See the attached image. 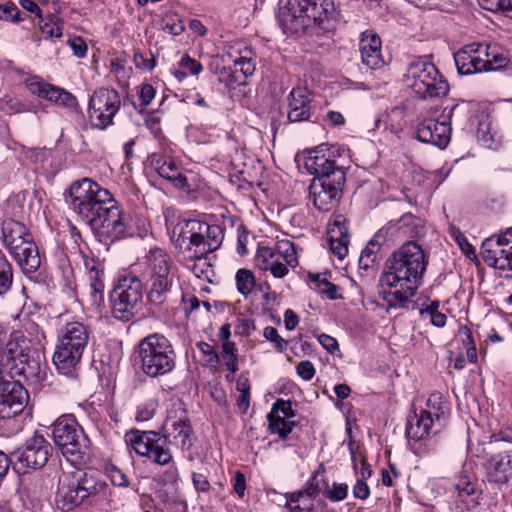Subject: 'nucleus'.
Instances as JSON below:
<instances>
[{"instance_id": "f257e3e1", "label": "nucleus", "mask_w": 512, "mask_h": 512, "mask_svg": "<svg viewBox=\"0 0 512 512\" xmlns=\"http://www.w3.org/2000/svg\"><path fill=\"white\" fill-rule=\"evenodd\" d=\"M71 206L96 231L101 241L114 242L131 235L130 217L119 207L109 190L89 178L72 183Z\"/></svg>"}, {"instance_id": "f03ea898", "label": "nucleus", "mask_w": 512, "mask_h": 512, "mask_svg": "<svg viewBox=\"0 0 512 512\" xmlns=\"http://www.w3.org/2000/svg\"><path fill=\"white\" fill-rule=\"evenodd\" d=\"M428 259L414 241L398 247L385 262L379 279V296L390 307L401 308L407 305L422 285Z\"/></svg>"}, {"instance_id": "7ed1b4c3", "label": "nucleus", "mask_w": 512, "mask_h": 512, "mask_svg": "<svg viewBox=\"0 0 512 512\" xmlns=\"http://www.w3.org/2000/svg\"><path fill=\"white\" fill-rule=\"evenodd\" d=\"M333 9L331 0H287L279 8L278 20L285 34L318 35L330 28Z\"/></svg>"}, {"instance_id": "20e7f679", "label": "nucleus", "mask_w": 512, "mask_h": 512, "mask_svg": "<svg viewBox=\"0 0 512 512\" xmlns=\"http://www.w3.org/2000/svg\"><path fill=\"white\" fill-rule=\"evenodd\" d=\"M223 230L219 225H209L200 220H188L181 227L178 240L182 244L187 243L189 250H194L191 258H196L199 263H194L192 272L198 278L207 277L210 265L206 262V255L218 249L223 241Z\"/></svg>"}, {"instance_id": "39448f33", "label": "nucleus", "mask_w": 512, "mask_h": 512, "mask_svg": "<svg viewBox=\"0 0 512 512\" xmlns=\"http://www.w3.org/2000/svg\"><path fill=\"white\" fill-rule=\"evenodd\" d=\"M135 353L143 374L158 378L170 374L176 366V352L170 340L160 333L142 338Z\"/></svg>"}, {"instance_id": "423d86ee", "label": "nucleus", "mask_w": 512, "mask_h": 512, "mask_svg": "<svg viewBox=\"0 0 512 512\" xmlns=\"http://www.w3.org/2000/svg\"><path fill=\"white\" fill-rule=\"evenodd\" d=\"M52 437L63 456L74 466L90 460V439L72 414H64L52 425Z\"/></svg>"}, {"instance_id": "0eeeda50", "label": "nucleus", "mask_w": 512, "mask_h": 512, "mask_svg": "<svg viewBox=\"0 0 512 512\" xmlns=\"http://www.w3.org/2000/svg\"><path fill=\"white\" fill-rule=\"evenodd\" d=\"M89 335L88 327L81 322H69L64 326L53 355V363L59 373L74 376L88 346Z\"/></svg>"}, {"instance_id": "6e6552de", "label": "nucleus", "mask_w": 512, "mask_h": 512, "mask_svg": "<svg viewBox=\"0 0 512 512\" xmlns=\"http://www.w3.org/2000/svg\"><path fill=\"white\" fill-rule=\"evenodd\" d=\"M403 81L422 100L445 97L449 92L447 80L427 56L417 57L409 63Z\"/></svg>"}, {"instance_id": "1a4fd4ad", "label": "nucleus", "mask_w": 512, "mask_h": 512, "mask_svg": "<svg viewBox=\"0 0 512 512\" xmlns=\"http://www.w3.org/2000/svg\"><path fill=\"white\" fill-rule=\"evenodd\" d=\"M2 238L5 247L25 273L35 272L41 264L38 248L32 235L20 222L8 219L2 223Z\"/></svg>"}, {"instance_id": "9d476101", "label": "nucleus", "mask_w": 512, "mask_h": 512, "mask_svg": "<svg viewBox=\"0 0 512 512\" xmlns=\"http://www.w3.org/2000/svg\"><path fill=\"white\" fill-rule=\"evenodd\" d=\"M106 483L95 473L80 470L64 473L58 482L57 500L63 510L71 511L80 506L87 498L102 492Z\"/></svg>"}, {"instance_id": "9b49d317", "label": "nucleus", "mask_w": 512, "mask_h": 512, "mask_svg": "<svg viewBox=\"0 0 512 512\" xmlns=\"http://www.w3.org/2000/svg\"><path fill=\"white\" fill-rule=\"evenodd\" d=\"M255 264L262 271H269L274 278H284L289 268L298 266L297 251L288 239L278 240L274 247L260 246L255 255Z\"/></svg>"}, {"instance_id": "f8f14e48", "label": "nucleus", "mask_w": 512, "mask_h": 512, "mask_svg": "<svg viewBox=\"0 0 512 512\" xmlns=\"http://www.w3.org/2000/svg\"><path fill=\"white\" fill-rule=\"evenodd\" d=\"M145 260L151 273L148 298L153 303H161L173 283L171 258L165 250L154 247L148 251Z\"/></svg>"}, {"instance_id": "ddd939ff", "label": "nucleus", "mask_w": 512, "mask_h": 512, "mask_svg": "<svg viewBox=\"0 0 512 512\" xmlns=\"http://www.w3.org/2000/svg\"><path fill=\"white\" fill-rule=\"evenodd\" d=\"M142 298L143 284L138 276L132 273L121 276L111 296L114 317L124 322L129 321Z\"/></svg>"}, {"instance_id": "4468645a", "label": "nucleus", "mask_w": 512, "mask_h": 512, "mask_svg": "<svg viewBox=\"0 0 512 512\" xmlns=\"http://www.w3.org/2000/svg\"><path fill=\"white\" fill-rule=\"evenodd\" d=\"M125 442L140 456L151 462L165 466L173 462L168 446L169 442L160 433L154 431H130L125 435Z\"/></svg>"}, {"instance_id": "2eb2a0df", "label": "nucleus", "mask_w": 512, "mask_h": 512, "mask_svg": "<svg viewBox=\"0 0 512 512\" xmlns=\"http://www.w3.org/2000/svg\"><path fill=\"white\" fill-rule=\"evenodd\" d=\"M121 107V98L113 88H99L88 103V118L93 128L105 130L113 125V119Z\"/></svg>"}, {"instance_id": "dca6fc26", "label": "nucleus", "mask_w": 512, "mask_h": 512, "mask_svg": "<svg viewBox=\"0 0 512 512\" xmlns=\"http://www.w3.org/2000/svg\"><path fill=\"white\" fill-rule=\"evenodd\" d=\"M53 447L44 436L34 434L28 438L23 447L13 452L15 467L19 473L25 474L30 470L44 467L52 456Z\"/></svg>"}, {"instance_id": "f3484780", "label": "nucleus", "mask_w": 512, "mask_h": 512, "mask_svg": "<svg viewBox=\"0 0 512 512\" xmlns=\"http://www.w3.org/2000/svg\"><path fill=\"white\" fill-rule=\"evenodd\" d=\"M463 110L459 104L453 105L449 110L444 109L440 119H425L417 127V138L424 143H431L441 149L445 148L451 140V119Z\"/></svg>"}, {"instance_id": "a211bd4d", "label": "nucleus", "mask_w": 512, "mask_h": 512, "mask_svg": "<svg viewBox=\"0 0 512 512\" xmlns=\"http://www.w3.org/2000/svg\"><path fill=\"white\" fill-rule=\"evenodd\" d=\"M345 182L344 171L332 173V177H315L309 187L310 198L320 211L331 210L339 201Z\"/></svg>"}, {"instance_id": "6ab92c4d", "label": "nucleus", "mask_w": 512, "mask_h": 512, "mask_svg": "<svg viewBox=\"0 0 512 512\" xmlns=\"http://www.w3.org/2000/svg\"><path fill=\"white\" fill-rule=\"evenodd\" d=\"M7 352L8 360L14 363L11 369L15 370V374L23 376L31 383H40L46 379L48 366L43 354L37 349L25 348L15 355L13 349L9 347Z\"/></svg>"}, {"instance_id": "aec40b11", "label": "nucleus", "mask_w": 512, "mask_h": 512, "mask_svg": "<svg viewBox=\"0 0 512 512\" xmlns=\"http://www.w3.org/2000/svg\"><path fill=\"white\" fill-rule=\"evenodd\" d=\"M164 434L162 435L169 443H173L182 450H189L192 446L191 436L193 429L190 419L182 407V403H173L168 411L165 423L163 425Z\"/></svg>"}, {"instance_id": "412c9836", "label": "nucleus", "mask_w": 512, "mask_h": 512, "mask_svg": "<svg viewBox=\"0 0 512 512\" xmlns=\"http://www.w3.org/2000/svg\"><path fill=\"white\" fill-rule=\"evenodd\" d=\"M484 262L491 267L512 270V228L486 239L481 247Z\"/></svg>"}, {"instance_id": "4be33fe9", "label": "nucleus", "mask_w": 512, "mask_h": 512, "mask_svg": "<svg viewBox=\"0 0 512 512\" xmlns=\"http://www.w3.org/2000/svg\"><path fill=\"white\" fill-rule=\"evenodd\" d=\"M338 149L329 144H321L307 152L304 159L306 170L316 177H332V173L343 171L336 163Z\"/></svg>"}, {"instance_id": "5701e85b", "label": "nucleus", "mask_w": 512, "mask_h": 512, "mask_svg": "<svg viewBox=\"0 0 512 512\" xmlns=\"http://www.w3.org/2000/svg\"><path fill=\"white\" fill-rule=\"evenodd\" d=\"M29 399L27 390L17 381H8L4 393H0V418H12L20 414Z\"/></svg>"}, {"instance_id": "b1692460", "label": "nucleus", "mask_w": 512, "mask_h": 512, "mask_svg": "<svg viewBox=\"0 0 512 512\" xmlns=\"http://www.w3.org/2000/svg\"><path fill=\"white\" fill-rule=\"evenodd\" d=\"M87 284L85 285L84 296L87 303L93 308H99L104 304V280L103 270L97 266L94 260H86Z\"/></svg>"}, {"instance_id": "393cba45", "label": "nucleus", "mask_w": 512, "mask_h": 512, "mask_svg": "<svg viewBox=\"0 0 512 512\" xmlns=\"http://www.w3.org/2000/svg\"><path fill=\"white\" fill-rule=\"evenodd\" d=\"M382 42L377 33L366 30L361 33L359 50L362 63L370 69H378L384 64L382 57Z\"/></svg>"}, {"instance_id": "a878e982", "label": "nucleus", "mask_w": 512, "mask_h": 512, "mask_svg": "<svg viewBox=\"0 0 512 512\" xmlns=\"http://www.w3.org/2000/svg\"><path fill=\"white\" fill-rule=\"evenodd\" d=\"M457 498L463 504L460 509L473 510L480 504L482 490L478 487L477 481L468 475H459L453 484Z\"/></svg>"}, {"instance_id": "bb28decb", "label": "nucleus", "mask_w": 512, "mask_h": 512, "mask_svg": "<svg viewBox=\"0 0 512 512\" xmlns=\"http://www.w3.org/2000/svg\"><path fill=\"white\" fill-rule=\"evenodd\" d=\"M310 93L307 88L295 87L289 94L288 119L301 122L310 118Z\"/></svg>"}, {"instance_id": "cd10ccee", "label": "nucleus", "mask_w": 512, "mask_h": 512, "mask_svg": "<svg viewBox=\"0 0 512 512\" xmlns=\"http://www.w3.org/2000/svg\"><path fill=\"white\" fill-rule=\"evenodd\" d=\"M508 452L492 455L485 464L486 477L489 482L507 483L512 478V469Z\"/></svg>"}, {"instance_id": "c85d7f7f", "label": "nucleus", "mask_w": 512, "mask_h": 512, "mask_svg": "<svg viewBox=\"0 0 512 512\" xmlns=\"http://www.w3.org/2000/svg\"><path fill=\"white\" fill-rule=\"evenodd\" d=\"M434 430L437 433V425L434 423L433 418H429L427 414H423L421 411L414 412L413 415L409 416L406 426V436L408 439L414 441H420L425 439Z\"/></svg>"}, {"instance_id": "c756f323", "label": "nucleus", "mask_w": 512, "mask_h": 512, "mask_svg": "<svg viewBox=\"0 0 512 512\" xmlns=\"http://www.w3.org/2000/svg\"><path fill=\"white\" fill-rule=\"evenodd\" d=\"M153 163L162 178L169 180L177 188H188L187 178L183 175L181 167L173 159L158 157L153 159Z\"/></svg>"}, {"instance_id": "7c9ffc66", "label": "nucleus", "mask_w": 512, "mask_h": 512, "mask_svg": "<svg viewBox=\"0 0 512 512\" xmlns=\"http://www.w3.org/2000/svg\"><path fill=\"white\" fill-rule=\"evenodd\" d=\"M228 56L234 64L235 71H240L244 78L254 74L256 55L251 48L247 46L232 48Z\"/></svg>"}, {"instance_id": "2f4dec72", "label": "nucleus", "mask_w": 512, "mask_h": 512, "mask_svg": "<svg viewBox=\"0 0 512 512\" xmlns=\"http://www.w3.org/2000/svg\"><path fill=\"white\" fill-rule=\"evenodd\" d=\"M420 411L427 414L429 418H433L437 430H441L446 424L449 407L440 393H433L426 401V408Z\"/></svg>"}, {"instance_id": "473e14b6", "label": "nucleus", "mask_w": 512, "mask_h": 512, "mask_svg": "<svg viewBox=\"0 0 512 512\" xmlns=\"http://www.w3.org/2000/svg\"><path fill=\"white\" fill-rule=\"evenodd\" d=\"M484 55L486 72L503 69L510 62L509 51L497 43L485 44Z\"/></svg>"}, {"instance_id": "72a5a7b5", "label": "nucleus", "mask_w": 512, "mask_h": 512, "mask_svg": "<svg viewBox=\"0 0 512 512\" xmlns=\"http://www.w3.org/2000/svg\"><path fill=\"white\" fill-rule=\"evenodd\" d=\"M329 245L331 252L340 260H343L348 253L349 235L345 225L335 221L334 227L329 230Z\"/></svg>"}, {"instance_id": "f704fd0d", "label": "nucleus", "mask_w": 512, "mask_h": 512, "mask_svg": "<svg viewBox=\"0 0 512 512\" xmlns=\"http://www.w3.org/2000/svg\"><path fill=\"white\" fill-rule=\"evenodd\" d=\"M454 60L458 72L462 75L486 72L484 59H481V57H472L465 51H458L454 55Z\"/></svg>"}, {"instance_id": "c9c22d12", "label": "nucleus", "mask_w": 512, "mask_h": 512, "mask_svg": "<svg viewBox=\"0 0 512 512\" xmlns=\"http://www.w3.org/2000/svg\"><path fill=\"white\" fill-rule=\"evenodd\" d=\"M388 229L381 228L362 250L359 263L361 267L369 268L377 259V253L385 241Z\"/></svg>"}, {"instance_id": "e433bc0d", "label": "nucleus", "mask_w": 512, "mask_h": 512, "mask_svg": "<svg viewBox=\"0 0 512 512\" xmlns=\"http://www.w3.org/2000/svg\"><path fill=\"white\" fill-rule=\"evenodd\" d=\"M237 291L244 297L250 295L256 285V279L251 270L239 269L235 275Z\"/></svg>"}, {"instance_id": "4c0bfd02", "label": "nucleus", "mask_w": 512, "mask_h": 512, "mask_svg": "<svg viewBox=\"0 0 512 512\" xmlns=\"http://www.w3.org/2000/svg\"><path fill=\"white\" fill-rule=\"evenodd\" d=\"M29 90L38 96L51 102L58 103V98L63 88L53 86L48 83L31 82L28 84Z\"/></svg>"}, {"instance_id": "58836bf2", "label": "nucleus", "mask_w": 512, "mask_h": 512, "mask_svg": "<svg viewBox=\"0 0 512 512\" xmlns=\"http://www.w3.org/2000/svg\"><path fill=\"white\" fill-rule=\"evenodd\" d=\"M267 419L271 432L278 434L281 439H286L294 426L293 422L286 421L285 418L274 413H269Z\"/></svg>"}, {"instance_id": "ea45409f", "label": "nucleus", "mask_w": 512, "mask_h": 512, "mask_svg": "<svg viewBox=\"0 0 512 512\" xmlns=\"http://www.w3.org/2000/svg\"><path fill=\"white\" fill-rule=\"evenodd\" d=\"M422 319H429L430 322L436 327H443L446 324L447 317L444 313L439 311V302L432 301L425 308L420 310Z\"/></svg>"}, {"instance_id": "a19ab883", "label": "nucleus", "mask_w": 512, "mask_h": 512, "mask_svg": "<svg viewBox=\"0 0 512 512\" xmlns=\"http://www.w3.org/2000/svg\"><path fill=\"white\" fill-rule=\"evenodd\" d=\"M235 343L226 342L222 343V358L225 366L231 373H235L238 370V355Z\"/></svg>"}, {"instance_id": "79ce46f5", "label": "nucleus", "mask_w": 512, "mask_h": 512, "mask_svg": "<svg viewBox=\"0 0 512 512\" xmlns=\"http://www.w3.org/2000/svg\"><path fill=\"white\" fill-rule=\"evenodd\" d=\"M354 445H355L354 441L350 440L348 446H349V450L351 453L353 467H354L355 471L357 473H359V475L361 477L360 479L366 480L371 476L372 471H371L370 466L367 463L365 458H363V457L358 458L355 448H354Z\"/></svg>"}, {"instance_id": "37998d69", "label": "nucleus", "mask_w": 512, "mask_h": 512, "mask_svg": "<svg viewBox=\"0 0 512 512\" xmlns=\"http://www.w3.org/2000/svg\"><path fill=\"white\" fill-rule=\"evenodd\" d=\"M12 284V269L5 255L0 251V295L5 293Z\"/></svg>"}, {"instance_id": "c03bdc74", "label": "nucleus", "mask_w": 512, "mask_h": 512, "mask_svg": "<svg viewBox=\"0 0 512 512\" xmlns=\"http://www.w3.org/2000/svg\"><path fill=\"white\" fill-rule=\"evenodd\" d=\"M162 29L172 35H180L184 25L177 14L168 12L162 18Z\"/></svg>"}, {"instance_id": "a18cd8bd", "label": "nucleus", "mask_w": 512, "mask_h": 512, "mask_svg": "<svg viewBox=\"0 0 512 512\" xmlns=\"http://www.w3.org/2000/svg\"><path fill=\"white\" fill-rule=\"evenodd\" d=\"M449 234L455 240V242L460 247L461 251L469 258L471 256L475 257V249L468 242L465 235L460 231V229L456 226L449 227Z\"/></svg>"}, {"instance_id": "49530a36", "label": "nucleus", "mask_w": 512, "mask_h": 512, "mask_svg": "<svg viewBox=\"0 0 512 512\" xmlns=\"http://www.w3.org/2000/svg\"><path fill=\"white\" fill-rule=\"evenodd\" d=\"M157 406L156 399H149L141 403L137 407L136 420L142 422L150 420L154 416Z\"/></svg>"}, {"instance_id": "de8ad7c7", "label": "nucleus", "mask_w": 512, "mask_h": 512, "mask_svg": "<svg viewBox=\"0 0 512 512\" xmlns=\"http://www.w3.org/2000/svg\"><path fill=\"white\" fill-rule=\"evenodd\" d=\"M0 109L8 114L26 111V105L16 98L6 97L0 101Z\"/></svg>"}, {"instance_id": "09e8293b", "label": "nucleus", "mask_w": 512, "mask_h": 512, "mask_svg": "<svg viewBox=\"0 0 512 512\" xmlns=\"http://www.w3.org/2000/svg\"><path fill=\"white\" fill-rule=\"evenodd\" d=\"M263 336L266 340L274 343L275 348L283 352L287 347V342L278 334L276 328L267 326L263 331Z\"/></svg>"}, {"instance_id": "8fccbe9b", "label": "nucleus", "mask_w": 512, "mask_h": 512, "mask_svg": "<svg viewBox=\"0 0 512 512\" xmlns=\"http://www.w3.org/2000/svg\"><path fill=\"white\" fill-rule=\"evenodd\" d=\"M178 64L181 69L188 73V75H198L203 70L202 64L191 58L189 55H184Z\"/></svg>"}, {"instance_id": "3c124183", "label": "nucleus", "mask_w": 512, "mask_h": 512, "mask_svg": "<svg viewBox=\"0 0 512 512\" xmlns=\"http://www.w3.org/2000/svg\"><path fill=\"white\" fill-rule=\"evenodd\" d=\"M317 281V288L319 293L326 295L329 299H337L339 296L337 294L338 287L329 282L327 279H320L318 275L315 279Z\"/></svg>"}, {"instance_id": "603ef678", "label": "nucleus", "mask_w": 512, "mask_h": 512, "mask_svg": "<svg viewBox=\"0 0 512 512\" xmlns=\"http://www.w3.org/2000/svg\"><path fill=\"white\" fill-rule=\"evenodd\" d=\"M20 11L13 3L0 5V19L11 22H19Z\"/></svg>"}, {"instance_id": "864d4df0", "label": "nucleus", "mask_w": 512, "mask_h": 512, "mask_svg": "<svg viewBox=\"0 0 512 512\" xmlns=\"http://www.w3.org/2000/svg\"><path fill=\"white\" fill-rule=\"evenodd\" d=\"M478 3L483 9L492 12H505L508 7H512L510 0H478Z\"/></svg>"}, {"instance_id": "5fc2aeb1", "label": "nucleus", "mask_w": 512, "mask_h": 512, "mask_svg": "<svg viewBox=\"0 0 512 512\" xmlns=\"http://www.w3.org/2000/svg\"><path fill=\"white\" fill-rule=\"evenodd\" d=\"M348 485L345 483H334L332 488L327 491V497L332 502L342 501L347 497Z\"/></svg>"}, {"instance_id": "6e6d98bb", "label": "nucleus", "mask_w": 512, "mask_h": 512, "mask_svg": "<svg viewBox=\"0 0 512 512\" xmlns=\"http://www.w3.org/2000/svg\"><path fill=\"white\" fill-rule=\"evenodd\" d=\"M270 413H274V415H279V413L283 414L285 417L292 418L295 416V412L292 409V404L290 401H285L282 399H278L272 406V411Z\"/></svg>"}, {"instance_id": "4d7b16f0", "label": "nucleus", "mask_w": 512, "mask_h": 512, "mask_svg": "<svg viewBox=\"0 0 512 512\" xmlns=\"http://www.w3.org/2000/svg\"><path fill=\"white\" fill-rule=\"evenodd\" d=\"M58 99V105L63 106L71 111L77 110L78 101L76 97L69 91L62 89Z\"/></svg>"}, {"instance_id": "13d9d810", "label": "nucleus", "mask_w": 512, "mask_h": 512, "mask_svg": "<svg viewBox=\"0 0 512 512\" xmlns=\"http://www.w3.org/2000/svg\"><path fill=\"white\" fill-rule=\"evenodd\" d=\"M235 333L241 336H249L254 329L253 322L244 317H237L234 324Z\"/></svg>"}, {"instance_id": "bf43d9fd", "label": "nucleus", "mask_w": 512, "mask_h": 512, "mask_svg": "<svg viewBox=\"0 0 512 512\" xmlns=\"http://www.w3.org/2000/svg\"><path fill=\"white\" fill-rule=\"evenodd\" d=\"M108 476L113 485L127 487L129 482L126 475L117 467L113 466L108 470Z\"/></svg>"}, {"instance_id": "052dcab7", "label": "nucleus", "mask_w": 512, "mask_h": 512, "mask_svg": "<svg viewBox=\"0 0 512 512\" xmlns=\"http://www.w3.org/2000/svg\"><path fill=\"white\" fill-rule=\"evenodd\" d=\"M197 347L201 351V353L208 357V364L217 365L219 363V356L212 345L206 342H199L197 343Z\"/></svg>"}, {"instance_id": "680f3d73", "label": "nucleus", "mask_w": 512, "mask_h": 512, "mask_svg": "<svg viewBox=\"0 0 512 512\" xmlns=\"http://www.w3.org/2000/svg\"><path fill=\"white\" fill-rule=\"evenodd\" d=\"M297 374L305 381L311 380L315 375V368L310 361H301L297 367Z\"/></svg>"}, {"instance_id": "e2e57ef3", "label": "nucleus", "mask_w": 512, "mask_h": 512, "mask_svg": "<svg viewBox=\"0 0 512 512\" xmlns=\"http://www.w3.org/2000/svg\"><path fill=\"white\" fill-rule=\"evenodd\" d=\"M155 89L151 84H143L140 86L139 90V99L141 101V105L147 106L151 103V101L155 97Z\"/></svg>"}, {"instance_id": "0e129e2a", "label": "nucleus", "mask_w": 512, "mask_h": 512, "mask_svg": "<svg viewBox=\"0 0 512 512\" xmlns=\"http://www.w3.org/2000/svg\"><path fill=\"white\" fill-rule=\"evenodd\" d=\"M69 45L76 57L83 58L87 54V44L81 37H75L71 39L69 41Z\"/></svg>"}, {"instance_id": "69168bd1", "label": "nucleus", "mask_w": 512, "mask_h": 512, "mask_svg": "<svg viewBox=\"0 0 512 512\" xmlns=\"http://www.w3.org/2000/svg\"><path fill=\"white\" fill-rule=\"evenodd\" d=\"M353 495L355 498L365 500L370 495V489L365 480L358 479L353 487Z\"/></svg>"}, {"instance_id": "338daca9", "label": "nucleus", "mask_w": 512, "mask_h": 512, "mask_svg": "<svg viewBox=\"0 0 512 512\" xmlns=\"http://www.w3.org/2000/svg\"><path fill=\"white\" fill-rule=\"evenodd\" d=\"M192 482L197 492H207L210 489L209 481L201 473H193Z\"/></svg>"}, {"instance_id": "774afa93", "label": "nucleus", "mask_w": 512, "mask_h": 512, "mask_svg": "<svg viewBox=\"0 0 512 512\" xmlns=\"http://www.w3.org/2000/svg\"><path fill=\"white\" fill-rule=\"evenodd\" d=\"M320 344L330 353H333L339 348L335 338L327 334H321L318 337Z\"/></svg>"}]
</instances>
